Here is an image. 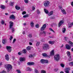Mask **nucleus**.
I'll list each match as a JSON object with an SVG mask.
<instances>
[{
  "instance_id": "1",
  "label": "nucleus",
  "mask_w": 73,
  "mask_h": 73,
  "mask_svg": "<svg viewBox=\"0 0 73 73\" xmlns=\"http://www.w3.org/2000/svg\"><path fill=\"white\" fill-rule=\"evenodd\" d=\"M5 67L7 68V70L8 72H9L11 69H12V66L10 64H8L5 66Z\"/></svg>"
},
{
  "instance_id": "2",
  "label": "nucleus",
  "mask_w": 73,
  "mask_h": 73,
  "mask_svg": "<svg viewBox=\"0 0 73 73\" xmlns=\"http://www.w3.org/2000/svg\"><path fill=\"white\" fill-rule=\"evenodd\" d=\"M46 24H44L43 25V26L42 27H41L40 30L42 31H41V33H40V34H42L44 33V34H46V32L44 31H43V30H44L46 28Z\"/></svg>"
},
{
  "instance_id": "3",
  "label": "nucleus",
  "mask_w": 73,
  "mask_h": 73,
  "mask_svg": "<svg viewBox=\"0 0 73 73\" xmlns=\"http://www.w3.org/2000/svg\"><path fill=\"white\" fill-rule=\"evenodd\" d=\"M43 48L44 50H47V49H49V45L48 44H45L44 45V46H43Z\"/></svg>"
},
{
  "instance_id": "4",
  "label": "nucleus",
  "mask_w": 73,
  "mask_h": 73,
  "mask_svg": "<svg viewBox=\"0 0 73 73\" xmlns=\"http://www.w3.org/2000/svg\"><path fill=\"white\" fill-rule=\"evenodd\" d=\"M54 58L55 61H58L59 60V59H60V56H59V54H57L56 55H55Z\"/></svg>"
},
{
  "instance_id": "5",
  "label": "nucleus",
  "mask_w": 73,
  "mask_h": 73,
  "mask_svg": "<svg viewBox=\"0 0 73 73\" xmlns=\"http://www.w3.org/2000/svg\"><path fill=\"white\" fill-rule=\"evenodd\" d=\"M67 56H68V57H69V59L68 60L69 61H72V57L70 56V52L69 51H68L67 52Z\"/></svg>"
},
{
  "instance_id": "6",
  "label": "nucleus",
  "mask_w": 73,
  "mask_h": 73,
  "mask_svg": "<svg viewBox=\"0 0 73 73\" xmlns=\"http://www.w3.org/2000/svg\"><path fill=\"white\" fill-rule=\"evenodd\" d=\"M11 48V47L10 46H6V49L9 52H11V51H12Z\"/></svg>"
},
{
  "instance_id": "7",
  "label": "nucleus",
  "mask_w": 73,
  "mask_h": 73,
  "mask_svg": "<svg viewBox=\"0 0 73 73\" xmlns=\"http://www.w3.org/2000/svg\"><path fill=\"white\" fill-rule=\"evenodd\" d=\"M49 1H46L44 4L45 7H48L49 5Z\"/></svg>"
},
{
  "instance_id": "8",
  "label": "nucleus",
  "mask_w": 73,
  "mask_h": 73,
  "mask_svg": "<svg viewBox=\"0 0 73 73\" xmlns=\"http://www.w3.org/2000/svg\"><path fill=\"white\" fill-rule=\"evenodd\" d=\"M73 25V22L72 23H69L68 24V28H70L72 27V26Z\"/></svg>"
},
{
  "instance_id": "9",
  "label": "nucleus",
  "mask_w": 73,
  "mask_h": 73,
  "mask_svg": "<svg viewBox=\"0 0 73 73\" xmlns=\"http://www.w3.org/2000/svg\"><path fill=\"white\" fill-rule=\"evenodd\" d=\"M42 55L44 57H48L49 58H50V55H47V54H46V53L43 54Z\"/></svg>"
},
{
  "instance_id": "10",
  "label": "nucleus",
  "mask_w": 73,
  "mask_h": 73,
  "mask_svg": "<svg viewBox=\"0 0 73 73\" xmlns=\"http://www.w3.org/2000/svg\"><path fill=\"white\" fill-rule=\"evenodd\" d=\"M19 60L21 62H23V61H25V59L24 58H22L21 57H20L19 58Z\"/></svg>"
},
{
  "instance_id": "11",
  "label": "nucleus",
  "mask_w": 73,
  "mask_h": 73,
  "mask_svg": "<svg viewBox=\"0 0 73 73\" xmlns=\"http://www.w3.org/2000/svg\"><path fill=\"white\" fill-rule=\"evenodd\" d=\"M66 49L68 50H70L71 49V47L68 44H66Z\"/></svg>"
},
{
  "instance_id": "12",
  "label": "nucleus",
  "mask_w": 73,
  "mask_h": 73,
  "mask_svg": "<svg viewBox=\"0 0 73 73\" xmlns=\"http://www.w3.org/2000/svg\"><path fill=\"white\" fill-rule=\"evenodd\" d=\"M10 25V28H12V27H13V23L12 21H10L9 22Z\"/></svg>"
},
{
  "instance_id": "13",
  "label": "nucleus",
  "mask_w": 73,
  "mask_h": 73,
  "mask_svg": "<svg viewBox=\"0 0 73 73\" xmlns=\"http://www.w3.org/2000/svg\"><path fill=\"white\" fill-rule=\"evenodd\" d=\"M64 23V21L62 20L60 21L59 23L58 26L59 27H60L61 25H62V24Z\"/></svg>"
},
{
  "instance_id": "14",
  "label": "nucleus",
  "mask_w": 73,
  "mask_h": 73,
  "mask_svg": "<svg viewBox=\"0 0 73 73\" xmlns=\"http://www.w3.org/2000/svg\"><path fill=\"white\" fill-rule=\"evenodd\" d=\"M27 64L28 65H34L35 64V63L34 62H28L27 63Z\"/></svg>"
},
{
  "instance_id": "15",
  "label": "nucleus",
  "mask_w": 73,
  "mask_h": 73,
  "mask_svg": "<svg viewBox=\"0 0 73 73\" xmlns=\"http://www.w3.org/2000/svg\"><path fill=\"white\" fill-rule=\"evenodd\" d=\"M5 59L7 61H9V56L8 54H6L5 56Z\"/></svg>"
},
{
  "instance_id": "16",
  "label": "nucleus",
  "mask_w": 73,
  "mask_h": 73,
  "mask_svg": "<svg viewBox=\"0 0 73 73\" xmlns=\"http://www.w3.org/2000/svg\"><path fill=\"white\" fill-rule=\"evenodd\" d=\"M10 18L11 19H13L14 20L15 19V16H14V15H13L10 16Z\"/></svg>"
},
{
  "instance_id": "17",
  "label": "nucleus",
  "mask_w": 73,
  "mask_h": 73,
  "mask_svg": "<svg viewBox=\"0 0 73 73\" xmlns=\"http://www.w3.org/2000/svg\"><path fill=\"white\" fill-rule=\"evenodd\" d=\"M61 11L62 12V13L63 14H66V11H65V10L64 9H62L61 10Z\"/></svg>"
},
{
  "instance_id": "18",
  "label": "nucleus",
  "mask_w": 73,
  "mask_h": 73,
  "mask_svg": "<svg viewBox=\"0 0 73 73\" xmlns=\"http://www.w3.org/2000/svg\"><path fill=\"white\" fill-rule=\"evenodd\" d=\"M69 68H67L65 70V72L66 73H69Z\"/></svg>"
},
{
  "instance_id": "19",
  "label": "nucleus",
  "mask_w": 73,
  "mask_h": 73,
  "mask_svg": "<svg viewBox=\"0 0 73 73\" xmlns=\"http://www.w3.org/2000/svg\"><path fill=\"white\" fill-rule=\"evenodd\" d=\"M26 71H31L32 70V69L31 68L28 67L26 68Z\"/></svg>"
},
{
  "instance_id": "20",
  "label": "nucleus",
  "mask_w": 73,
  "mask_h": 73,
  "mask_svg": "<svg viewBox=\"0 0 73 73\" xmlns=\"http://www.w3.org/2000/svg\"><path fill=\"white\" fill-rule=\"evenodd\" d=\"M69 45L70 46H73V42L71 41H69Z\"/></svg>"
},
{
  "instance_id": "21",
  "label": "nucleus",
  "mask_w": 73,
  "mask_h": 73,
  "mask_svg": "<svg viewBox=\"0 0 73 73\" xmlns=\"http://www.w3.org/2000/svg\"><path fill=\"white\" fill-rule=\"evenodd\" d=\"M50 56H54V50H52L50 52Z\"/></svg>"
},
{
  "instance_id": "22",
  "label": "nucleus",
  "mask_w": 73,
  "mask_h": 73,
  "mask_svg": "<svg viewBox=\"0 0 73 73\" xmlns=\"http://www.w3.org/2000/svg\"><path fill=\"white\" fill-rule=\"evenodd\" d=\"M53 14V11H51L48 14V16H51V15H52Z\"/></svg>"
},
{
  "instance_id": "23",
  "label": "nucleus",
  "mask_w": 73,
  "mask_h": 73,
  "mask_svg": "<svg viewBox=\"0 0 73 73\" xmlns=\"http://www.w3.org/2000/svg\"><path fill=\"white\" fill-rule=\"evenodd\" d=\"M44 60H45L44 59H41L40 60V63H41L42 64H44Z\"/></svg>"
},
{
  "instance_id": "24",
  "label": "nucleus",
  "mask_w": 73,
  "mask_h": 73,
  "mask_svg": "<svg viewBox=\"0 0 73 73\" xmlns=\"http://www.w3.org/2000/svg\"><path fill=\"white\" fill-rule=\"evenodd\" d=\"M55 42V41H49V43L50 44H54V43Z\"/></svg>"
},
{
  "instance_id": "25",
  "label": "nucleus",
  "mask_w": 73,
  "mask_h": 73,
  "mask_svg": "<svg viewBox=\"0 0 73 73\" xmlns=\"http://www.w3.org/2000/svg\"><path fill=\"white\" fill-rule=\"evenodd\" d=\"M7 40L5 39H3L2 41V42L3 44H5L6 43V42H7Z\"/></svg>"
},
{
  "instance_id": "26",
  "label": "nucleus",
  "mask_w": 73,
  "mask_h": 73,
  "mask_svg": "<svg viewBox=\"0 0 73 73\" xmlns=\"http://www.w3.org/2000/svg\"><path fill=\"white\" fill-rule=\"evenodd\" d=\"M44 12H45L46 13V14H48V13H49V11H48V10H47V9H44Z\"/></svg>"
},
{
  "instance_id": "27",
  "label": "nucleus",
  "mask_w": 73,
  "mask_h": 73,
  "mask_svg": "<svg viewBox=\"0 0 73 73\" xmlns=\"http://www.w3.org/2000/svg\"><path fill=\"white\" fill-rule=\"evenodd\" d=\"M30 25H31V27L33 28L34 26V23L33 22H31L30 23Z\"/></svg>"
},
{
  "instance_id": "28",
  "label": "nucleus",
  "mask_w": 73,
  "mask_h": 73,
  "mask_svg": "<svg viewBox=\"0 0 73 73\" xmlns=\"http://www.w3.org/2000/svg\"><path fill=\"white\" fill-rule=\"evenodd\" d=\"M15 8L17 10H19V9H20V7H18L17 6H15Z\"/></svg>"
},
{
  "instance_id": "29",
  "label": "nucleus",
  "mask_w": 73,
  "mask_h": 73,
  "mask_svg": "<svg viewBox=\"0 0 73 73\" xmlns=\"http://www.w3.org/2000/svg\"><path fill=\"white\" fill-rule=\"evenodd\" d=\"M10 6H13L14 4V2H10L9 3Z\"/></svg>"
},
{
  "instance_id": "30",
  "label": "nucleus",
  "mask_w": 73,
  "mask_h": 73,
  "mask_svg": "<svg viewBox=\"0 0 73 73\" xmlns=\"http://www.w3.org/2000/svg\"><path fill=\"white\" fill-rule=\"evenodd\" d=\"M65 32H66V29L65 28H63L62 30L63 33H65Z\"/></svg>"
},
{
  "instance_id": "31",
  "label": "nucleus",
  "mask_w": 73,
  "mask_h": 73,
  "mask_svg": "<svg viewBox=\"0 0 73 73\" xmlns=\"http://www.w3.org/2000/svg\"><path fill=\"white\" fill-rule=\"evenodd\" d=\"M31 46H28L27 48V50H30L31 49Z\"/></svg>"
},
{
  "instance_id": "32",
  "label": "nucleus",
  "mask_w": 73,
  "mask_h": 73,
  "mask_svg": "<svg viewBox=\"0 0 73 73\" xmlns=\"http://www.w3.org/2000/svg\"><path fill=\"white\" fill-rule=\"evenodd\" d=\"M1 23L2 25H3V24H4V23H5V22L3 20H2L1 21Z\"/></svg>"
},
{
  "instance_id": "33",
  "label": "nucleus",
  "mask_w": 73,
  "mask_h": 73,
  "mask_svg": "<svg viewBox=\"0 0 73 73\" xmlns=\"http://www.w3.org/2000/svg\"><path fill=\"white\" fill-rule=\"evenodd\" d=\"M1 8H2V9H5V6L3 5L1 6Z\"/></svg>"
},
{
  "instance_id": "34",
  "label": "nucleus",
  "mask_w": 73,
  "mask_h": 73,
  "mask_svg": "<svg viewBox=\"0 0 73 73\" xmlns=\"http://www.w3.org/2000/svg\"><path fill=\"white\" fill-rule=\"evenodd\" d=\"M11 29V30L12 32H15V29L13 28V27H12L11 28H10Z\"/></svg>"
},
{
  "instance_id": "35",
  "label": "nucleus",
  "mask_w": 73,
  "mask_h": 73,
  "mask_svg": "<svg viewBox=\"0 0 73 73\" xmlns=\"http://www.w3.org/2000/svg\"><path fill=\"white\" fill-rule=\"evenodd\" d=\"M48 62H49V61H48V60H44V63H46V64H47V63H48Z\"/></svg>"
},
{
  "instance_id": "36",
  "label": "nucleus",
  "mask_w": 73,
  "mask_h": 73,
  "mask_svg": "<svg viewBox=\"0 0 73 73\" xmlns=\"http://www.w3.org/2000/svg\"><path fill=\"white\" fill-rule=\"evenodd\" d=\"M23 52L25 54L27 53V50L25 49L23 50Z\"/></svg>"
},
{
  "instance_id": "37",
  "label": "nucleus",
  "mask_w": 73,
  "mask_h": 73,
  "mask_svg": "<svg viewBox=\"0 0 73 73\" xmlns=\"http://www.w3.org/2000/svg\"><path fill=\"white\" fill-rule=\"evenodd\" d=\"M60 66H61V67H62V68H64V66H65V65H64V64L62 63L60 64Z\"/></svg>"
},
{
  "instance_id": "38",
  "label": "nucleus",
  "mask_w": 73,
  "mask_h": 73,
  "mask_svg": "<svg viewBox=\"0 0 73 73\" xmlns=\"http://www.w3.org/2000/svg\"><path fill=\"white\" fill-rule=\"evenodd\" d=\"M28 17V15H25L23 16V18H26V17Z\"/></svg>"
},
{
  "instance_id": "39",
  "label": "nucleus",
  "mask_w": 73,
  "mask_h": 73,
  "mask_svg": "<svg viewBox=\"0 0 73 73\" xmlns=\"http://www.w3.org/2000/svg\"><path fill=\"white\" fill-rule=\"evenodd\" d=\"M41 73H46V72L44 70H41Z\"/></svg>"
},
{
  "instance_id": "40",
  "label": "nucleus",
  "mask_w": 73,
  "mask_h": 73,
  "mask_svg": "<svg viewBox=\"0 0 73 73\" xmlns=\"http://www.w3.org/2000/svg\"><path fill=\"white\" fill-rule=\"evenodd\" d=\"M29 38H32V34H29Z\"/></svg>"
},
{
  "instance_id": "41",
  "label": "nucleus",
  "mask_w": 73,
  "mask_h": 73,
  "mask_svg": "<svg viewBox=\"0 0 73 73\" xmlns=\"http://www.w3.org/2000/svg\"><path fill=\"white\" fill-rule=\"evenodd\" d=\"M69 65H73V62L69 63Z\"/></svg>"
},
{
  "instance_id": "42",
  "label": "nucleus",
  "mask_w": 73,
  "mask_h": 73,
  "mask_svg": "<svg viewBox=\"0 0 73 73\" xmlns=\"http://www.w3.org/2000/svg\"><path fill=\"white\" fill-rule=\"evenodd\" d=\"M29 56L30 58H32V57H33V55L32 54H30L29 55Z\"/></svg>"
},
{
  "instance_id": "43",
  "label": "nucleus",
  "mask_w": 73,
  "mask_h": 73,
  "mask_svg": "<svg viewBox=\"0 0 73 73\" xmlns=\"http://www.w3.org/2000/svg\"><path fill=\"white\" fill-rule=\"evenodd\" d=\"M37 13H38V14L39 15V14H40V11H39V10H38V9L37 10Z\"/></svg>"
},
{
  "instance_id": "44",
  "label": "nucleus",
  "mask_w": 73,
  "mask_h": 73,
  "mask_svg": "<svg viewBox=\"0 0 73 73\" xmlns=\"http://www.w3.org/2000/svg\"><path fill=\"white\" fill-rule=\"evenodd\" d=\"M39 44H40V43H39V42H37L36 44V46H38L39 45Z\"/></svg>"
},
{
  "instance_id": "45",
  "label": "nucleus",
  "mask_w": 73,
  "mask_h": 73,
  "mask_svg": "<svg viewBox=\"0 0 73 73\" xmlns=\"http://www.w3.org/2000/svg\"><path fill=\"white\" fill-rule=\"evenodd\" d=\"M24 1L27 4L28 3V0H24Z\"/></svg>"
},
{
  "instance_id": "46",
  "label": "nucleus",
  "mask_w": 73,
  "mask_h": 73,
  "mask_svg": "<svg viewBox=\"0 0 73 73\" xmlns=\"http://www.w3.org/2000/svg\"><path fill=\"white\" fill-rule=\"evenodd\" d=\"M58 70V69L56 68L54 70V72H57Z\"/></svg>"
},
{
  "instance_id": "47",
  "label": "nucleus",
  "mask_w": 73,
  "mask_h": 73,
  "mask_svg": "<svg viewBox=\"0 0 73 73\" xmlns=\"http://www.w3.org/2000/svg\"><path fill=\"white\" fill-rule=\"evenodd\" d=\"M22 14L23 15H25V14H26V12L25 11H23Z\"/></svg>"
},
{
  "instance_id": "48",
  "label": "nucleus",
  "mask_w": 73,
  "mask_h": 73,
  "mask_svg": "<svg viewBox=\"0 0 73 73\" xmlns=\"http://www.w3.org/2000/svg\"><path fill=\"white\" fill-rule=\"evenodd\" d=\"M16 72L18 73H21V72L20 71V70H16Z\"/></svg>"
},
{
  "instance_id": "49",
  "label": "nucleus",
  "mask_w": 73,
  "mask_h": 73,
  "mask_svg": "<svg viewBox=\"0 0 73 73\" xmlns=\"http://www.w3.org/2000/svg\"><path fill=\"white\" fill-rule=\"evenodd\" d=\"M35 72L36 73H38V71L36 69L35 70Z\"/></svg>"
},
{
  "instance_id": "50",
  "label": "nucleus",
  "mask_w": 73,
  "mask_h": 73,
  "mask_svg": "<svg viewBox=\"0 0 73 73\" xmlns=\"http://www.w3.org/2000/svg\"><path fill=\"white\" fill-rule=\"evenodd\" d=\"M64 38L65 39V40L66 41H67V40H68V38L67 37H65Z\"/></svg>"
},
{
  "instance_id": "51",
  "label": "nucleus",
  "mask_w": 73,
  "mask_h": 73,
  "mask_svg": "<svg viewBox=\"0 0 73 73\" xmlns=\"http://www.w3.org/2000/svg\"><path fill=\"white\" fill-rule=\"evenodd\" d=\"M35 27L36 28H38V27H39V26H38V24H36V25Z\"/></svg>"
},
{
  "instance_id": "52",
  "label": "nucleus",
  "mask_w": 73,
  "mask_h": 73,
  "mask_svg": "<svg viewBox=\"0 0 73 73\" xmlns=\"http://www.w3.org/2000/svg\"><path fill=\"white\" fill-rule=\"evenodd\" d=\"M49 29L51 31H52L54 33V31H53V29H52L50 28Z\"/></svg>"
},
{
  "instance_id": "53",
  "label": "nucleus",
  "mask_w": 73,
  "mask_h": 73,
  "mask_svg": "<svg viewBox=\"0 0 73 73\" xmlns=\"http://www.w3.org/2000/svg\"><path fill=\"white\" fill-rule=\"evenodd\" d=\"M16 41V39L15 38H14L13 40V43H14V42H15Z\"/></svg>"
},
{
  "instance_id": "54",
  "label": "nucleus",
  "mask_w": 73,
  "mask_h": 73,
  "mask_svg": "<svg viewBox=\"0 0 73 73\" xmlns=\"http://www.w3.org/2000/svg\"><path fill=\"white\" fill-rule=\"evenodd\" d=\"M12 38H13V37H12V36H11L10 38H9L10 40H12Z\"/></svg>"
},
{
  "instance_id": "55",
  "label": "nucleus",
  "mask_w": 73,
  "mask_h": 73,
  "mask_svg": "<svg viewBox=\"0 0 73 73\" xmlns=\"http://www.w3.org/2000/svg\"><path fill=\"white\" fill-rule=\"evenodd\" d=\"M32 9L33 10H35V7L34 6H32Z\"/></svg>"
},
{
  "instance_id": "56",
  "label": "nucleus",
  "mask_w": 73,
  "mask_h": 73,
  "mask_svg": "<svg viewBox=\"0 0 73 73\" xmlns=\"http://www.w3.org/2000/svg\"><path fill=\"white\" fill-rule=\"evenodd\" d=\"M33 41H34V40L33 39H31L30 40V41H31V42H33Z\"/></svg>"
},
{
  "instance_id": "57",
  "label": "nucleus",
  "mask_w": 73,
  "mask_h": 73,
  "mask_svg": "<svg viewBox=\"0 0 73 73\" xmlns=\"http://www.w3.org/2000/svg\"><path fill=\"white\" fill-rule=\"evenodd\" d=\"M0 73H6V71H2L0 72Z\"/></svg>"
},
{
  "instance_id": "58",
  "label": "nucleus",
  "mask_w": 73,
  "mask_h": 73,
  "mask_svg": "<svg viewBox=\"0 0 73 73\" xmlns=\"http://www.w3.org/2000/svg\"><path fill=\"white\" fill-rule=\"evenodd\" d=\"M22 34L23 35H25V31H23L22 32Z\"/></svg>"
},
{
  "instance_id": "59",
  "label": "nucleus",
  "mask_w": 73,
  "mask_h": 73,
  "mask_svg": "<svg viewBox=\"0 0 73 73\" xmlns=\"http://www.w3.org/2000/svg\"><path fill=\"white\" fill-rule=\"evenodd\" d=\"M51 19H54V17H52L51 18Z\"/></svg>"
},
{
  "instance_id": "60",
  "label": "nucleus",
  "mask_w": 73,
  "mask_h": 73,
  "mask_svg": "<svg viewBox=\"0 0 73 73\" xmlns=\"http://www.w3.org/2000/svg\"><path fill=\"white\" fill-rule=\"evenodd\" d=\"M29 44L30 45H32V43L31 42H29Z\"/></svg>"
},
{
  "instance_id": "61",
  "label": "nucleus",
  "mask_w": 73,
  "mask_h": 73,
  "mask_svg": "<svg viewBox=\"0 0 73 73\" xmlns=\"http://www.w3.org/2000/svg\"><path fill=\"white\" fill-rule=\"evenodd\" d=\"M71 5H72V7H73V2H72L71 3Z\"/></svg>"
},
{
  "instance_id": "62",
  "label": "nucleus",
  "mask_w": 73,
  "mask_h": 73,
  "mask_svg": "<svg viewBox=\"0 0 73 73\" xmlns=\"http://www.w3.org/2000/svg\"><path fill=\"white\" fill-rule=\"evenodd\" d=\"M58 7L59 8H60V9H61V8H62V7L60 6H59Z\"/></svg>"
},
{
  "instance_id": "63",
  "label": "nucleus",
  "mask_w": 73,
  "mask_h": 73,
  "mask_svg": "<svg viewBox=\"0 0 73 73\" xmlns=\"http://www.w3.org/2000/svg\"><path fill=\"white\" fill-rule=\"evenodd\" d=\"M71 50L72 52H73V48L71 49Z\"/></svg>"
},
{
  "instance_id": "64",
  "label": "nucleus",
  "mask_w": 73,
  "mask_h": 73,
  "mask_svg": "<svg viewBox=\"0 0 73 73\" xmlns=\"http://www.w3.org/2000/svg\"><path fill=\"white\" fill-rule=\"evenodd\" d=\"M60 73H64V72L63 71H61Z\"/></svg>"
}]
</instances>
